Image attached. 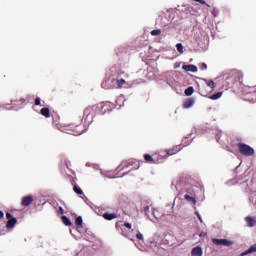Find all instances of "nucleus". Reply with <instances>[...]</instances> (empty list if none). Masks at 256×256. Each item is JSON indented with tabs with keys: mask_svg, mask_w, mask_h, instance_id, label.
<instances>
[{
	"mask_svg": "<svg viewBox=\"0 0 256 256\" xmlns=\"http://www.w3.org/2000/svg\"><path fill=\"white\" fill-rule=\"evenodd\" d=\"M228 85H233V83H237V81H243V73L239 70H231L225 77Z\"/></svg>",
	"mask_w": 256,
	"mask_h": 256,
	"instance_id": "f03ea898",
	"label": "nucleus"
},
{
	"mask_svg": "<svg viewBox=\"0 0 256 256\" xmlns=\"http://www.w3.org/2000/svg\"><path fill=\"white\" fill-rule=\"evenodd\" d=\"M187 193H189V195H193V191L188 190Z\"/></svg>",
	"mask_w": 256,
	"mask_h": 256,
	"instance_id": "4c0bfd02",
	"label": "nucleus"
},
{
	"mask_svg": "<svg viewBox=\"0 0 256 256\" xmlns=\"http://www.w3.org/2000/svg\"><path fill=\"white\" fill-rule=\"evenodd\" d=\"M245 221H246L248 227H255V224H256L255 218H253L251 216H247L245 218Z\"/></svg>",
	"mask_w": 256,
	"mask_h": 256,
	"instance_id": "4468645a",
	"label": "nucleus"
},
{
	"mask_svg": "<svg viewBox=\"0 0 256 256\" xmlns=\"http://www.w3.org/2000/svg\"><path fill=\"white\" fill-rule=\"evenodd\" d=\"M237 148L239 153L244 155V157H253V155H255V150L247 144L238 143Z\"/></svg>",
	"mask_w": 256,
	"mask_h": 256,
	"instance_id": "7ed1b4c3",
	"label": "nucleus"
},
{
	"mask_svg": "<svg viewBox=\"0 0 256 256\" xmlns=\"http://www.w3.org/2000/svg\"><path fill=\"white\" fill-rule=\"evenodd\" d=\"M150 35H152V37H157V36L161 35V30L160 29L152 30L150 32Z\"/></svg>",
	"mask_w": 256,
	"mask_h": 256,
	"instance_id": "a878e982",
	"label": "nucleus"
},
{
	"mask_svg": "<svg viewBox=\"0 0 256 256\" xmlns=\"http://www.w3.org/2000/svg\"><path fill=\"white\" fill-rule=\"evenodd\" d=\"M99 107V115H105V113H109L113 110V104L111 102H104L101 104H98Z\"/></svg>",
	"mask_w": 256,
	"mask_h": 256,
	"instance_id": "39448f33",
	"label": "nucleus"
},
{
	"mask_svg": "<svg viewBox=\"0 0 256 256\" xmlns=\"http://www.w3.org/2000/svg\"><path fill=\"white\" fill-rule=\"evenodd\" d=\"M108 83H109V80H104V81L101 83L102 89H111L112 87H111V86H108Z\"/></svg>",
	"mask_w": 256,
	"mask_h": 256,
	"instance_id": "bb28decb",
	"label": "nucleus"
},
{
	"mask_svg": "<svg viewBox=\"0 0 256 256\" xmlns=\"http://www.w3.org/2000/svg\"><path fill=\"white\" fill-rule=\"evenodd\" d=\"M195 104V99L193 98H188L184 104H183V107L184 109H189L190 107H193V105Z\"/></svg>",
	"mask_w": 256,
	"mask_h": 256,
	"instance_id": "ddd939ff",
	"label": "nucleus"
},
{
	"mask_svg": "<svg viewBox=\"0 0 256 256\" xmlns=\"http://www.w3.org/2000/svg\"><path fill=\"white\" fill-rule=\"evenodd\" d=\"M249 89L251 93H256V86H252Z\"/></svg>",
	"mask_w": 256,
	"mask_h": 256,
	"instance_id": "72a5a7b5",
	"label": "nucleus"
},
{
	"mask_svg": "<svg viewBox=\"0 0 256 256\" xmlns=\"http://www.w3.org/2000/svg\"><path fill=\"white\" fill-rule=\"evenodd\" d=\"M124 227H126V229H131L132 225L129 222H125Z\"/></svg>",
	"mask_w": 256,
	"mask_h": 256,
	"instance_id": "7c9ffc66",
	"label": "nucleus"
},
{
	"mask_svg": "<svg viewBox=\"0 0 256 256\" xmlns=\"http://www.w3.org/2000/svg\"><path fill=\"white\" fill-rule=\"evenodd\" d=\"M120 171H125V169H130V171H135L139 169V165L135 164L133 160L123 161L119 166Z\"/></svg>",
	"mask_w": 256,
	"mask_h": 256,
	"instance_id": "20e7f679",
	"label": "nucleus"
},
{
	"mask_svg": "<svg viewBox=\"0 0 256 256\" xmlns=\"http://www.w3.org/2000/svg\"><path fill=\"white\" fill-rule=\"evenodd\" d=\"M214 245H223L224 247H231L233 245V241H229L227 239H213Z\"/></svg>",
	"mask_w": 256,
	"mask_h": 256,
	"instance_id": "0eeeda50",
	"label": "nucleus"
},
{
	"mask_svg": "<svg viewBox=\"0 0 256 256\" xmlns=\"http://www.w3.org/2000/svg\"><path fill=\"white\" fill-rule=\"evenodd\" d=\"M193 87H188L186 90H185V95H187V97H191V95H193Z\"/></svg>",
	"mask_w": 256,
	"mask_h": 256,
	"instance_id": "b1692460",
	"label": "nucleus"
},
{
	"mask_svg": "<svg viewBox=\"0 0 256 256\" xmlns=\"http://www.w3.org/2000/svg\"><path fill=\"white\" fill-rule=\"evenodd\" d=\"M184 199H186V201H189L190 203H193L195 205V203H197V200L195 198H193L192 196H190L189 194H186L184 196Z\"/></svg>",
	"mask_w": 256,
	"mask_h": 256,
	"instance_id": "aec40b11",
	"label": "nucleus"
},
{
	"mask_svg": "<svg viewBox=\"0 0 256 256\" xmlns=\"http://www.w3.org/2000/svg\"><path fill=\"white\" fill-rule=\"evenodd\" d=\"M196 215H197L200 223H203V218H201V214H199V212H196Z\"/></svg>",
	"mask_w": 256,
	"mask_h": 256,
	"instance_id": "473e14b6",
	"label": "nucleus"
},
{
	"mask_svg": "<svg viewBox=\"0 0 256 256\" xmlns=\"http://www.w3.org/2000/svg\"><path fill=\"white\" fill-rule=\"evenodd\" d=\"M181 149H183V147L181 145H176L168 150H166L167 155H177V153H179V151H181Z\"/></svg>",
	"mask_w": 256,
	"mask_h": 256,
	"instance_id": "1a4fd4ad",
	"label": "nucleus"
},
{
	"mask_svg": "<svg viewBox=\"0 0 256 256\" xmlns=\"http://www.w3.org/2000/svg\"><path fill=\"white\" fill-rule=\"evenodd\" d=\"M197 3H201V5H207V7H209V4H207V2H205V0H194Z\"/></svg>",
	"mask_w": 256,
	"mask_h": 256,
	"instance_id": "c756f323",
	"label": "nucleus"
},
{
	"mask_svg": "<svg viewBox=\"0 0 256 256\" xmlns=\"http://www.w3.org/2000/svg\"><path fill=\"white\" fill-rule=\"evenodd\" d=\"M58 213H60V215H63L64 211H63V207H59L58 209Z\"/></svg>",
	"mask_w": 256,
	"mask_h": 256,
	"instance_id": "f704fd0d",
	"label": "nucleus"
},
{
	"mask_svg": "<svg viewBox=\"0 0 256 256\" xmlns=\"http://www.w3.org/2000/svg\"><path fill=\"white\" fill-rule=\"evenodd\" d=\"M3 217H5V213H3V211L0 210V219H3Z\"/></svg>",
	"mask_w": 256,
	"mask_h": 256,
	"instance_id": "e433bc0d",
	"label": "nucleus"
},
{
	"mask_svg": "<svg viewBox=\"0 0 256 256\" xmlns=\"http://www.w3.org/2000/svg\"><path fill=\"white\" fill-rule=\"evenodd\" d=\"M207 87L210 89H215V82L213 80H205Z\"/></svg>",
	"mask_w": 256,
	"mask_h": 256,
	"instance_id": "5701e85b",
	"label": "nucleus"
},
{
	"mask_svg": "<svg viewBox=\"0 0 256 256\" xmlns=\"http://www.w3.org/2000/svg\"><path fill=\"white\" fill-rule=\"evenodd\" d=\"M40 114L43 115V117H46V119H49V117H51V111L47 107L42 108L40 110Z\"/></svg>",
	"mask_w": 256,
	"mask_h": 256,
	"instance_id": "2eb2a0df",
	"label": "nucleus"
},
{
	"mask_svg": "<svg viewBox=\"0 0 256 256\" xmlns=\"http://www.w3.org/2000/svg\"><path fill=\"white\" fill-rule=\"evenodd\" d=\"M249 253H256V244L252 245L248 250L243 252L241 255H249Z\"/></svg>",
	"mask_w": 256,
	"mask_h": 256,
	"instance_id": "a211bd4d",
	"label": "nucleus"
},
{
	"mask_svg": "<svg viewBox=\"0 0 256 256\" xmlns=\"http://www.w3.org/2000/svg\"><path fill=\"white\" fill-rule=\"evenodd\" d=\"M202 69H203L204 71L207 70V64L202 63Z\"/></svg>",
	"mask_w": 256,
	"mask_h": 256,
	"instance_id": "c9c22d12",
	"label": "nucleus"
},
{
	"mask_svg": "<svg viewBox=\"0 0 256 256\" xmlns=\"http://www.w3.org/2000/svg\"><path fill=\"white\" fill-rule=\"evenodd\" d=\"M35 105H37V106L41 105V98L35 99Z\"/></svg>",
	"mask_w": 256,
	"mask_h": 256,
	"instance_id": "2f4dec72",
	"label": "nucleus"
},
{
	"mask_svg": "<svg viewBox=\"0 0 256 256\" xmlns=\"http://www.w3.org/2000/svg\"><path fill=\"white\" fill-rule=\"evenodd\" d=\"M149 210V206L145 207V211Z\"/></svg>",
	"mask_w": 256,
	"mask_h": 256,
	"instance_id": "ea45409f",
	"label": "nucleus"
},
{
	"mask_svg": "<svg viewBox=\"0 0 256 256\" xmlns=\"http://www.w3.org/2000/svg\"><path fill=\"white\" fill-rule=\"evenodd\" d=\"M6 219H8L6 223L7 229H13V227L17 225V218H13V215L11 213H6Z\"/></svg>",
	"mask_w": 256,
	"mask_h": 256,
	"instance_id": "423d86ee",
	"label": "nucleus"
},
{
	"mask_svg": "<svg viewBox=\"0 0 256 256\" xmlns=\"http://www.w3.org/2000/svg\"><path fill=\"white\" fill-rule=\"evenodd\" d=\"M116 229H119V222L116 223Z\"/></svg>",
	"mask_w": 256,
	"mask_h": 256,
	"instance_id": "58836bf2",
	"label": "nucleus"
},
{
	"mask_svg": "<svg viewBox=\"0 0 256 256\" xmlns=\"http://www.w3.org/2000/svg\"><path fill=\"white\" fill-rule=\"evenodd\" d=\"M191 256H203V248H201V246L192 248Z\"/></svg>",
	"mask_w": 256,
	"mask_h": 256,
	"instance_id": "9d476101",
	"label": "nucleus"
},
{
	"mask_svg": "<svg viewBox=\"0 0 256 256\" xmlns=\"http://www.w3.org/2000/svg\"><path fill=\"white\" fill-rule=\"evenodd\" d=\"M176 49H177L178 53L183 54V49H184L183 44H181V43L176 44Z\"/></svg>",
	"mask_w": 256,
	"mask_h": 256,
	"instance_id": "cd10ccee",
	"label": "nucleus"
},
{
	"mask_svg": "<svg viewBox=\"0 0 256 256\" xmlns=\"http://www.w3.org/2000/svg\"><path fill=\"white\" fill-rule=\"evenodd\" d=\"M75 225L76 227H83V218L81 216H78L75 219Z\"/></svg>",
	"mask_w": 256,
	"mask_h": 256,
	"instance_id": "6ab92c4d",
	"label": "nucleus"
},
{
	"mask_svg": "<svg viewBox=\"0 0 256 256\" xmlns=\"http://www.w3.org/2000/svg\"><path fill=\"white\" fill-rule=\"evenodd\" d=\"M62 222H63L64 225H66L67 227H70V225H71V220H70L67 216H62Z\"/></svg>",
	"mask_w": 256,
	"mask_h": 256,
	"instance_id": "4be33fe9",
	"label": "nucleus"
},
{
	"mask_svg": "<svg viewBox=\"0 0 256 256\" xmlns=\"http://www.w3.org/2000/svg\"><path fill=\"white\" fill-rule=\"evenodd\" d=\"M182 69L184 71H190L191 73H197V66H195L193 64L184 65V66H182Z\"/></svg>",
	"mask_w": 256,
	"mask_h": 256,
	"instance_id": "f8f14e48",
	"label": "nucleus"
},
{
	"mask_svg": "<svg viewBox=\"0 0 256 256\" xmlns=\"http://www.w3.org/2000/svg\"><path fill=\"white\" fill-rule=\"evenodd\" d=\"M136 238L139 240V241H143V234H141V232H138L136 234Z\"/></svg>",
	"mask_w": 256,
	"mask_h": 256,
	"instance_id": "c85d7f7f",
	"label": "nucleus"
},
{
	"mask_svg": "<svg viewBox=\"0 0 256 256\" xmlns=\"http://www.w3.org/2000/svg\"><path fill=\"white\" fill-rule=\"evenodd\" d=\"M99 115V106H88L84 109L82 121L85 123H93V119Z\"/></svg>",
	"mask_w": 256,
	"mask_h": 256,
	"instance_id": "f257e3e1",
	"label": "nucleus"
},
{
	"mask_svg": "<svg viewBox=\"0 0 256 256\" xmlns=\"http://www.w3.org/2000/svg\"><path fill=\"white\" fill-rule=\"evenodd\" d=\"M104 219H106V221H113V219H117V214L115 213H104L103 214Z\"/></svg>",
	"mask_w": 256,
	"mask_h": 256,
	"instance_id": "dca6fc26",
	"label": "nucleus"
},
{
	"mask_svg": "<svg viewBox=\"0 0 256 256\" xmlns=\"http://www.w3.org/2000/svg\"><path fill=\"white\" fill-rule=\"evenodd\" d=\"M32 203H33V196L28 195L22 198L21 205L23 207H29V205H31Z\"/></svg>",
	"mask_w": 256,
	"mask_h": 256,
	"instance_id": "6e6552de",
	"label": "nucleus"
},
{
	"mask_svg": "<svg viewBox=\"0 0 256 256\" xmlns=\"http://www.w3.org/2000/svg\"><path fill=\"white\" fill-rule=\"evenodd\" d=\"M73 191L76 192L77 195H83V190L77 185H74Z\"/></svg>",
	"mask_w": 256,
	"mask_h": 256,
	"instance_id": "393cba45",
	"label": "nucleus"
},
{
	"mask_svg": "<svg viewBox=\"0 0 256 256\" xmlns=\"http://www.w3.org/2000/svg\"><path fill=\"white\" fill-rule=\"evenodd\" d=\"M222 96L223 92H216L215 94L211 95L209 99H211L212 101H217V99H221Z\"/></svg>",
	"mask_w": 256,
	"mask_h": 256,
	"instance_id": "f3484780",
	"label": "nucleus"
},
{
	"mask_svg": "<svg viewBox=\"0 0 256 256\" xmlns=\"http://www.w3.org/2000/svg\"><path fill=\"white\" fill-rule=\"evenodd\" d=\"M111 83H117V89H123V85H125L127 83V81H125V79L120 78V79H112Z\"/></svg>",
	"mask_w": 256,
	"mask_h": 256,
	"instance_id": "9b49d317",
	"label": "nucleus"
},
{
	"mask_svg": "<svg viewBox=\"0 0 256 256\" xmlns=\"http://www.w3.org/2000/svg\"><path fill=\"white\" fill-rule=\"evenodd\" d=\"M144 159H145V161H147V163H155V159H153V156H151L149 154H145Z\"/></svg>",
	"mask_w": 256,
	"mask_h": 256,
	"instance_id": "412c9836",
	"label": "nucleus"
}]
</instances>
